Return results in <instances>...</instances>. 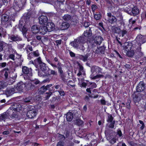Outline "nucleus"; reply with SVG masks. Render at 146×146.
<instances>
[{"instance_id":"1","label":"nucleus","mask_w":146,"mask_h":146,"mask_svg":"<svg viewBox=\"0 0 146 146\" xmlns=\"http://www.w3.org/2000/svg\"><path fill=\"white\" fill-rule=\"evenodd\" d=\"M36 68L38 69V74L40 76H48L49 75V72L47 70L46 65L42 62L41 57Z\"/></svg>"},{"instance_id":"2","label":"nucleus","mask_w":146,"mask_h":146,"mask_svg":"<svg viewBox=\"0 0 146 146\" xmlns=\"http://www.w3.org/2000/svg\"><path fill=\"white\" fill-rule=\"evenodd\" d=\"M22 70L25 79L29 80L32 76V69L31 68L23 66Z\"/></svg>"},{"instance_id":"3","label":"nucleus","mask_w":146,"mask_h":146,"mask_svg":"<svg viewBox=\"0 0 146 146\" xmlns=\"http://www.w3.org/2000/svg\"><path fill=\"white\" fill-rule=\"evenodd\" d=\"M91 70L92 73L91 76L92 79H96L100 76V75L98 74L101 73V69L98 66H92L91 68Z\"/></svg>"},{"instance_id":"4","label":"nucleus","mask_w":146,"mask_h":146,"mask_svg":"<svg viewBox=\"0 0 146 146\" xmlns=\"http://www.w3.org/2000/svg\"><path fill=\"white\" fill-rule=\"evenodd\" d=\"M40 54L38 50L32 51L27 54V59L29 60H33L36 58H38L40 56Z\"/></svg>"},{"instance_id":"5","label":"nucleus","mask_w":146,"mask_h":146,"mask_svg":"<svg viewBox=\"0 0 146 146\" xmlns=\"http://www.w3.org/2000/svg\"><path fill=\"white\" fill-rule=\"evenodd\" d=\"M136 40L139 46H141L142 44L146 42V36L139 35L136 37Z\"/></svg>"},{"instance_id":"6","label":"nucleus","mask_w":146,"mask_h":146,"mask_svg":"<svg viewBox=\"0 0 146 146\" xmlns=\"http://www.w3.org/2000/svg\"><path fill=\"white\" fill-rule=\"evenodd\" d=\"M61 64L59 61L57 64V68L58 69V72L59 74V76H60L61 79L64 82L66 80V76L65 75L62 69V67L61 66Z\"/></svg>"},{"instance_id":"7","label":"nucleus","mask_w":146,"mask_h":146,"mask_svg":"<svg viewBox=\"0 0 146 146\" xmlns=\"http://www.w3.org/2000/svg\"><path fill=\"white\" fill-rule=\"evenodd\" d=\"M8 38L11 40V42H19L22 40L21 37L17 34H10L8 35Z\"/></svg>"},{"instance_id":"8","label":"nucleus","mask_w":146,"mask_h":146,"mask_svg":"<svg viewBox=\"0 0 146 146\" xmlns=\"http://www.w3.org/2000/svg\"><path fill=\"white\" fill-rule=\"evenodd\" d=\"M26 2V0H14V4L21 9L24 8Z\"/></svg>"},{"instance_id":"9","label":"nucleus","mask_w":146,"mask_h":146,"mask_svg":"<svg viewBox=\"0 0 146 146\" xmlns=\"http://www.w3.org/2000/svg\"><path fill=\"white\" fill-rule=\"evenodd\" d=\"M145 84L143 81H140L136 87V90L137 92L143 91L145 88Z\"/></svg>"},{"instance_id":"10","label":"nucleus","mask_w":146,"mask_h":146,"mask_svg":"<svg viewBox=\"0 0 146 146\" xmlns=\"http://www.w3.org/2000/svg\"><path fill=\"white\" fill-rule=\"evenodd\" d=\"M28 110L27 115V117L29 118H33L35 117L37 114V111L35 110Z\"/></svg>"},{"instance_id":"11","label":"nucleus","mask_w":146,"mask_h":146,"mask_svg":"<svg viewBox=\"0 0 146 146\" xmlns=\"http://www.w3.org/2000/svg\"><path fill=\"white\" fill-rule=\"evenodd\" d=\"M52 86V84H49L47 85L48 88L47 90H48V92L46 93V94H47L46 96V98L47 99L49 98L50 95H51L52 94V93L55 92L54 86L53 87Z\"/></svg>"},{"instance_id":"12","label":"nucleus","mask_w":146,"mask_h":146,"mask_svg":"<svg viewBox=\"0 0 146 146\" xmlns=\"http://www.w3.org/2000/svg\"><path fill=\"white\" fill-rule=\"evenodd\" d=\"M104 39L101 36H96L93 40L94 43L97 45H100Z\"/></svg>"},{"instance_id":"13","label":"nucleus","mask_w":146,"mask_h":146,"mask_svg":"<svg viewBox=\"0 0 146 146\" xmlns=\"http://www.w3.org/2000/svg\"><path fill=\"white\" fill-rule=\"evenodd\" d=\"M8 116H10L11 119H16L18 118V115L16 113H14L11 109H9L6 111Z\"/></svg>"},{"instance_id":"14","label":"nucleus","mask_w":146,"mask_h":146,"mask_svg":"<svg viewBox=\"0 0 146 146\" xmlns=\"http://www.w3.org/2000/svg\"><path fill=\"white\" fill-rule=\"evenodd\" d=\"M25 87V84H24L22 81H21L18 83L17 86L15 87V89L19 92L22 91Z\"/></svg>"},{"instance_id":"15","label":"nucleus","mask_w":146,"mask_h":146,"mask_svg":"<svg viewBox=\"0 0 146 146\" xmlns=\"http://www.w3.org/2000/svg\"><path fill=\"white\" fill-rule=\"evenodd\" d=\"M38 19L39 23L41 25H46L48 21L47 17L44 15H41Z\"/></svg>"},{"instance_id":"16","label":"nucleus","mask_w":146,"mask_h":146,"mask_svg":"<svg viewBox=\"0 0 146 146\" xmlns=\"http://www.w3.org/2000/svg\"><path fill=\"white\" fill-rule=\"evenodd\" d=\"M89 56V54L87 53L84 55L78 54L77 57L78 59L84 62H86L88 60Z\"/></svg>"},{"instance_id":"17","label":"nucleus","mask_w":146,"mask_h":146,"mask_svg":"<svg viewBox=\"0 0 146 146\" xmlns=\"http://www.w3.org/2000/svg\"><path fill=\"white\" fill-rule=\"evenodd\" d=\"M46 26H45L46 27L48 31L50 32L53 30L54 28V25L52 22H49L46 24Z\"/></svg>"},{"instance_id":"18","label":"nucleus","mask_w":146,"mask_h":146,"mask_svg":"<svg viewBox=\"0 0 146 146\" xmlns=\"http://www.w3.org/2000/svg\"><path fill=\"white\" fill-rule=\"evenodd\" d=\"M124 10L125 11H126L127 13L131 15L135 16L138 15L139 12V10Z\"/></svg>"},{"instance_id":"19","label":"nucleus","mask_w":146,"mask_h":146,"mask_svg":"<svg viewBox=\"0 0 146 146\" xmlns=\"http://www.w3.org/2000/svg\"><path fill=\"white\" fill-rule=\"evenodd\" d=\"M142 97L140 94H135L133 95V100L135 104L139 103V102L141 100Z\"/></svg>"},{"instance_id":"20","label":"nucleus","mask_w":146,"mask_h":146,"mask_svg":"<svg viewBox=\"0 0 146 146\" xmlns=\"http://www.w3.org/2000/svg\"><path fill=\"white\" fill-rule=\"evenodd\" d=\"M111 131L109 129L105 130V133L107 137V139L108 140H110L114 136L112 133H111Z\"/></svg>"},{"instance_id":"21","label":"nucleus","mask_w":146,"mask_h":146,"mask_svg":"<svg viewBox=\"0 0 146 146\" xmlns=\"http://www.w3.org/2000/svg\"><path fill=\"white\" fill-rule=\"evenodd\" d=\"M47 31L48 29L47 30L46 27L43 25H42L40 27H39V32L42 35H44Z\"/></svg>"},{"instance_id":"22","label":"nucleus","mask_w":146,"mask_h":146,"mask_svg":"<svg viewBox=\"0 0 146 146\" xmlns=\"http://www.w3.org/2000/svg\"><path fill=\"white\" fill-rule=\"evenodd\" d=\"M70 27V24L69 23L65 22H63L60 27L61 30H64L67 29Z\"/></svg>"},{"instance_id":"23","label":"nucleus","mask_w":146,"mask_h":146,"mask_svg":"<svg viewBox=\"0 0 146 146\" xmlns=\"http://www.w3.org/2000/svg\"><path fill=\"white\" fill-rule=\"evenodd\" d=\"M92 34L91 28L90 27L87 28L86 30L85 31L84 33V36L86 37H89L91 36Z\"/></svg>"},{"instance_id":"24","label":"nucleus","mask_w":146,"mask_h":146,"mask_svg":"<svg viewBox=\"0 0 146 146\" xmlns=\"http://www.w3.org/2000/svg\"><path fill=\"white\" fill-rule=\"evenodd\" d=\"M22 108L21 105L17 103L14 104L12 107V108L14 111L18 112Z\"/></svg>"},{"instance_id":"25","label":"nucleus","mask_w":146,"mask_h":146,"mask_svg":"<svg viewBox=\"0 0 146 146\" xmlns=\"http://www.w3.org/2000/svg\"><path fill=\"white\" fill-rule=\"evenodd\" d=\"M117 20L116 18L114 16H113L110 18H108V20L109 22L110 23L111 25L113 24L114 25V26L116 25Z\"/></svg>"},{"instance_id":"26","label":"nucleus","mask_w":146,"mask_h":146,"mask_svg":"<svg viewBox=\"0 0 146 146\" xmlns=\"http://www.w3.org/2000/svg\"><path fill=\"white\" fill-rule=\"evenodd\" d=\"M22 25H21L20 24H19V27L20 30L22 31V33L23 35H26V34L28 30L26 26L24 25L22 28Z\"/></svg>"},{"instance_id":"27","label":"nucleus","mask_w":146,"mask_h":146,"mask_svg":"<svg viewBox=\"0 0 146 146\" xmlns=\"http://www.w3.org/2000/svg\"><path fill=\"white\" fill-rule=\"evenodd\" d=\"M15 88H7L6 90L5 93L7 95L10 96L14 93Z\"/></svg>"},{"instance_id":"28","label":"nucleus","mask_w":146,"mask_h":146,"mask_svg":"<svg viewBox=\"0 0 146 146\" xmlns=\"http://www.w3.org/2000/svg\"><path fill=\"white\" fill-rule=\"evenodd\" d=\"M31 31L33 34H36L39 32V27L37 25H34L31 27Z\"/></svg>"},{"instance_id":"29","label":"nucleus","mask_w":146,"mask_h":146,"mask_svg":"<svg viewBox=\"0 0 146 146\" xmlns=\"http://www.w3.org/2000/svg\"><path fill=\"white\" fill-rule=\"evenodd\" d=\"M73 118V114L70 112H68L66 114V118L68 121H71Z\"/></svg>"},{"instance_id":"30","label":"nucleus","mask_w":146,"mask_h":146,"mask_svg":"<svg viewBox=\"0 0 146 146\" xmlns=\"http://www.w3.org/2000/svg\"><path fill=\"white\" fill-rule=\"evenodd\" d=\"M136 19H133V18H130L129 21V24L128 26L130 27H134L136 25Z\"/></svg>"},{"instance_id":"31","label":"nucleus","mask_w":146,"mask_h":146,"mask_svg":"<svg viewBox=\"0 0 146 146\" xmlns=\"http://www.w3.org/2000/svg\"><path fill=\"white\" fill-rule=\"evenodd\" d=\"M40 57H39L37 58H35V59H33L34 61L31 60V61L29 62L30 64H32L36 67V66H37L38 62L40 61Z\"/></svg>"},{"instance_id":"32","label":"nucleus","mask_w":146,"mask_h":146,"mask_svg":"<svg viewBox=\"0 0 146 146\" xmlns=\"http://www.w3.org/2000/svg\"><path fill=\"white\" fill-rule=\"evenodd\" d=\"M9 20V16L6 14H4L2 16L1 20L2 22L6 23Z\"/></svg>"},{"instance_id":"33","label":"nucleus","mask_w":146,"mask_h":146,"mask_svg":"<svg viewBox=\"0 0 146 146\" xmlns=\"http://www.w3.org/2000/svg\"><path fill=\"white\" fill-rule=\"evenodd\" d=\"M47 90L48 88L47 85L46 86L44 85L39 89V92L40 94H42Z\"/></svg>"},{"instance_id":"34","label":"nucleus","mask_w":146,"mask_h":146,"mask_svg":"<svg viewBox=\"0 0 146 146\" xmlns=\"http://www.w3.org/2000/svg\"><path fill=\"white\" fill-rule=\"evenodd\" d=\"M111 29L112 32L114 33L119 34V31L120 30L119 28L114 26L112 27Z\"/></svg>"},{"instance_id":"35","label":"nucleus","mask_w":146,"mask_h":146,"mask_svg":"<svg viewBox=\"0 0 146 146\" xmlns=\"http://www.w3.org/2000/svg\"><path fill=\"white\" fill-rule=\"evenodd\" d=\"M127 51L126 55L127 56L131 58H133V57L135 53L134 50H131Z\"/></svg>"},{"instance_id":"36","label":"nucleus","mask_w":146,"mask_h":146,"mask_svg":"<svg viewBox=\"0 0 146 146\" xmlns=\"http://www.w3.org/2000/svg\"><path fill=\"white\" fill-rule=\"evenodd\" d=\"M25 50L27 54L30 53V51L31 52L33 51L32 46L31 45L29 44L27 45L25 47Z\"/></svg>"},{"instance_id":"37","label":"nucleus","mask_w":146,"mask_h":146,"mask_svg":"<svg viewBox=\"0 0 146 146\" xmlns=\"http://www.w3.org/2000/svg\"><path fill=\"white\" fill-rule=\"evenodd\" d=\"M106 48V47L104 45L97 47L99 53L102 54L104 53Z\"/></svg>"},{"instance_id":"38","label":"nucleus","mask_w":146,"mask_h":146,"mask_svg":"<svg viewBox=\"0 0 146 146\" xmlns=\"http://www.w3.org/2000/svg\"><path fill=\"white\" fill-rule=\"evenodd\" d=\"M132 45L131 43H127V44H125L124 46V49L126 51L131 50L132 48Z\"/></svg>"},{"instance_id":"39","label":"nucleus","mask_w":146,"mask_h":146,"mask_svg":"<svg viewBox=\"0 0 146 146\" xmlns=\"http://www.w3.org/2000/svg\"><path fill=\"white\" fill-rule=\"evenodd\" d=\"M118 137L116 136H114L113 138L109 140L110 143L113 144L116 142V141L118 140Z\"/></svg>"},{"instance_id":"40","label":"nucleus","mask_w":146,"mask_h":146,"mask_svg":"<svg viewBox=\"0 0 146 146\" xmlns=\"http://www.w3.org/2000/svg\"><path fill=\"white\" fill-rule=\"evenodd\" d=\"M71 16L68 14H66L63 17V19L66 21H68L71 19Z\"/></svg>"},{"instance_id":"41","label":"nucleus","mask_w":146,"mask_h":146,"mask_svg":"<svg viewBox=\"0 0 146 146\" xmlns=\"http://www.w3.org/2000/svg\"><path fill=\"white\" fill-rule=\"evenodd\" d=\"M78 65L79 66V70L80 71H82V72H83V74L84 76H86V73H85V72L84 70V67L83 66L81 65L79 63H78Z\"/></svg>"},{"instance_id":"42","label":"nucleus","mask_w":146,"mask_h":146,"mask_svg":"<svg viewBox=\"0 0 146 146\" xmlns=\"http://www.w3.org/2000/svg\"><path fill=\"white\" fill-rule=\"evenodd\" d=\"M108 118L107 120V121L108 123L111 122L113 121V118L111 115L108 113Z\"/></svg>"},{"instance_id":"43","label":"nucleus","mask_w":146,"mask_h":146,"mask_svg":"<svg viewBox=\"0 0 146 146\" xmlns=\"http://www.w3.org/2000/svg\"><path fill=\"white\" fill-rule=\"evenodd\" d=\"M89 85H88V86L90 87L91 89H92L94 88H96L97 87L96 84L94 82H89Z\"/></svg>"},{"instance_id":"44","label":"nucleus","mask_w":146,"mask_h":146,"mask_svg":"<svg viewBox=\"0 0 146 146\" xmlns=\"http://www.w3.org/2000/svg\"><path fill=\"white\" fill-rule=\"evenodd\" d=\"M94 17L96 20H99L101 19L102 15L99 13H97L96 14L94 15Z\"/></svg>"},{"instance_id":"45","label":"nucleus","mask_w":146,"mask_h":146,"mask_svg":"<svg viewBox=\"0 0 146 146\" xmlns=\"http://www.w3.org/2000/svg\"><path fill=\"white\" fill-rule=\"evenodd\" d=\"M6 87L5 83L3 81H0V91Z\"/></svg>"},{"instance_id":"46","label":"nucleus","mask_w":146,"mask_h":146,"mask_svg":"<svg viewBox=\"0 0 146 146\" xmlns=\"http://www.w3.org/2000/svg\"><path fill=\"white\" fill-rule=\"evenodd\" d=\"M31 15L29 13H27L25 16L24 17V19L25 21V22H27L29 20L31 17Z\"/></svg>"},{"instance_id":"47","label":"nucleus","mask_w":146,"mask_h":146,"mask_svg":"<svg viewBox=\"0 0 146 146\" xmlns=\"http://www.w3.org/2000/svg\"><path fill=\"white\" fill-rule=\"evenodd\" d=\"M7 116H8V114L6 113L5 114H2L0 115V121L5 119Z\"/></svg>"},{"instance_id":"48","label":"nucleus","mask_w":146,"mask_h":146,"mask_svg":"<svg viewBox=\"0 0 146 146\" xmlns=\"http://www.w3.org/2000/svg\"><path fill=\"white\" fill-rule=\"evenodd\" d=\"M127 31L123 29L120 31V34L122 37H123L125 35H127Z\"/></svg>"},{"instance_id":"49","label":"nucleus","mask_w":146,"mask_h":146,"mask_svg":"<svg viewBox=\"0 0 146 146\" xmlns=\"http://www.w3.org/2000/svg\"><path fill=\"white\" fill-rule=\"evenodd\" d=\"M83 123V121L80 119H77L76 121V124L78 126L82 125Z\"/></svg>"},{"instance_id":"50","label":"nucleus","mask_w":146,"mask_h":146,"mask_svg":"<svg viewBox=\"0 0 146 146\" xmlns=\"http://www.w3.org/2000/svg\"><path fill=\"white\" fill-rule=\"evenodd\" d=\"M6 44L5 42L0 40V52L3 50L4 46Z\"/></svg>"},{"instance_id":"51","label":"nucleus","mask_w":146,"mask_h":146,"mask_svg":"<svg viewBox=\"0 0 146 146\" xmlns=\"http://www.w3.org/2000/svg\"><path fill=\"white\" fill-rule=\"evenodd\" d=\"M141 17L142 19H146V10H144L141 14Z\"/></svg>"},{"instance_id":"52","label":"nucleus","mask_w":146,"mask_h":146,"mask_svg":"<svg viewBox=\"0 0 146 146\" xmlns=\"http://www.w3.org/2000/svg\"><path fill=\"white\" fill-rule=\"evenodd\" d=\"M122 133L120 129H118L117 130L116 134L115 136H117L118 135V138L122 136Z\"/></svg>"},{"instance_id":"53","label":"nucleus","mask_w":146,"mask_h":146,"mask_svg":"<svg viewBox=\"0 0 146 146\" xmlns=\"http://www.w3.org/2000/svg\"><path fill=\"white\" fill-rule=\"evenodd\" d=\"M58 91L59 94L61 96H64L65 95V93L64 91L61 88H60L59 90L58 91Z\"/></svg>"},{"instance_id":"54","label":"nucleus","mask_w":146,"mask_h":146,"mask_svg":"<svg viewBox=\"0 0 146 146\" xmlns=\"http://www.w3.org/2000/svg\"><path fill=\"white\" fill-rule=\"evenodd\" d=\"M62 40H57L55 41L54 44L56 47H59V45L61 44Z\"/></svg>"},{"instance_id":"55","label":"nucleus","mask_w":146,"mask_h":146,"mask_svg":"<svg viewBox=\"0 0 146 146\" xmlns=\"http://www.w3.org/2000/svg\"><path fill=\"white\" fill-rule=\"evenodd\" d=\"M85 42L84 38L83 36L80 37L78 39V42L81 43H84Z\"/></svg>"},{"instance_id":"56","label":"nucleus","mask_w":146,"mask_h":146,"mask_svg":"<svg viewBox=\"0 0 146 146\" xmlns=\"http://www.w3.org/2000/svg\"><path fill=\"white\" fill-rule=\"evenodd\" d=\"M73 4L70 3L69 4L66 5L65 6L66 8V9H73Z\"/></svg>"},{"instance_id":"57","label":"nucleus","mask_w":146,"mask_h":146,"mask_svg":"<svg viewBox=\"0 0 146 146\" xmlns=\"http://www.w3.org/2000/svg\"><path fill=\"white\" fill-rule=\"evenodd\" d=\"M139 122L140 124H141L142 125L140 127V129L141 130H142L144 129L145 127V125L144 123L141 120H139Z\"/></svg>"},{"instance_id":"58","label":"nucleus","mask_w":146,"mask_h":146,"mask_svg":"<svg viewBox=\"0 0 146 146\" xmlns=\"http://www.w3.org/2000/svg\"><path fill=\"white\" fill-rule=\"evenodd\" d=\"M141 46H139L136 49V53H137L138 54L141 53Z\"/></svg>"},{"instance_id":"59","label":"nucleus","mask_w":146,"mask_h":146,"mask_svg":"<svg viewBox=\"0 0 146 146\" xmlns=\"http://www.w3.org/2000/svg\"><path fill=\"white\" fill-rule=\"evenodd\" d=\"M110 123L109 126V127L112 129L114 128L115 121H113L111 122H110Z\"/></svg>"},{"instance_id":"60","label":"nucleus","mask_w":146,"mask_h":146,"mask_svg":"<svg viewBox=\"0 0 146 146\" xmlns=\"http://www.w3.org/2000/svg\"><path fill=\"white\" fill-rule=\"evenodd\" d=\"M115 52V54H116L117 57H118L119 58L122 59L123 57L121 56L120 54L116 50H115L114 51Z\"/></svg>"},{"instance_id":"61","label":"nucleus","mask_w":146,"mask_h":146,"mask_svg":"<svg viewBox=\"0 0 146 146\" xmlns=\"http://www.w3.org/2000/svg\"><path fill=\"white\" fill-rule=\"evenodd\" d=\"M83 25L86 28H89V26L90 25V23L87 22H84L83 23Z\"/></svg>"},{"instance_id":"62","label":"nucleus","mask_w":146,"mask_h":146,"mask_svg":"<svg viewBox=\"0 0 146 146\" xmlns=\"http://www.w3.org/2000/svg\"><path fill=\"white\" fill-rule=\"evenodd\" d=\"M49 70H50V74L49 73V75H48V76H49L51 74L54 75H57L56 72H55L54 70H50L49 69V70H48V71H49Z\"/></svg>"},{"instance_id":"63","label":"nucleus","mask_w":146,"mask_h":146,"mask_svg":"<svg viewBox=\"0 0 146 146\" xmlns=\"http://www.w3.org/2000/svg\"><path fill=\"white\" fill-rule=\"evenodd\" d=\"M88 84L87 82V83H86L84 82H82L81 84V86H80L81 87H83L84 88H86L87 86V85H88Z\"/></svg>"},{"instance_id":"64","label":"nucleus","mask_w":146,"mask_h":146,"mask_svg":"<svg viewBox=\"0 0 146 146\" xmlns=\"http://www.w3.org/2000/svg\"><path fill=\"white\" fill-rule=\"evenodd\" d=\"M130 101H128L126 103V107L128 109H130L131 108L130 105Z\"/></svg>"}]
</instances>
